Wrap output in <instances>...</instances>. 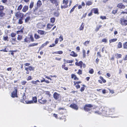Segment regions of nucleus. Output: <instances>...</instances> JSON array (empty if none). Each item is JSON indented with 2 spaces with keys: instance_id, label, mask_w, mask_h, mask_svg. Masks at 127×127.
Wrapping results in <instances>:
<instances>
[{
  "instance_id": "28",
  "label": "nucleus",
  "mask_w": 127,
  "mask_h": 127,
  "mask_svg": "<svg viewBox=\"0 0 127 127\" xmlns=\"http://www.w3.org/2000/svg\"><path fill=\"white\" fill-rule=\"evenodd\" d=\"M24 41L27 42H30V41L29 40V38H28V37H26L24 39Z\"/></svg>"
},
{
  "instance_id": "14",
  "label": "nucleus",
  "mask_w": 127,
  "mask_h": 127,
  "mask_svg": "<svg viewBox=\"0 0 127 127\" xmlns=\"http://www.w3.org/2000/svg\"><path fill=\"white\" fill-rule=\"evenodd\" d=\"M37 32L39 34H40L41 35L46 34L47 33V32L40 30H38Z\"/></svg>"
},
{
  "instance_id": "2",
  "label": "nucleus",
  "mask_w": 127,
  "mask_h": 127,
  "mask_svg": "<svg viewBox=\"0 0 127 127\" xmlns=\"http://www.w3.org/2000/svg\"><path fill=\"white\" fill-rule=\"evenodd\" d=\"M68 2V0L65 1V0H63V3L62 4L61 8H65L67 7L68 5L67 4Z\"/></svg>"
},
{
  "instance_id": "30",
  "label": "nucleus",
  "mask_w": 127,
  "mask_h": 127,
  "mask_svg": "<svg viewBox=\"0 0 127 127\" xmlns=\"http://www.w3.org/2000/svg\"><path fill=\"white\" fill-rule=\"evenodd\" d=\"M37 97H34L32 98L33 102L34 103H36L37 102Z\"/></svg>"
},
{
  "instance_id": "18",
  "label": "nucleus",
  "mask_w": 127,
  "mask_h": 127,
  "mask_svg": "<svg viewBox=\"0 0 127 127\" xmlns=\"http://www.w3.org/2000/svg\"><path fill=\"white\" fill-rule=\"evenodd\" d=\"M84 23L83 22L82 23V24L79 28V30H83L84 29Z\"/></svg>"
},
{
  "instance_id": "61",
  "label": "nucleus",
  "mask_w": 127,
  "mask_h": 127,
  "mask_svg": "<svg viewBox=\"0 0 127 127\" xmlns=\"http://www.w3.org/2000/svg\"><path fill=\"white\" fill-rule=\"evenodd\" d=\"M117 10H113L112 12V13L115 14L116 13H117Z\"/></svg>"
},
{
  "instance_id": "47",
  "label": "nucleus",
  "mask_w": 127,
  "mask_h": 127,
  "mask_svg": "<svg viewBox=\"0 0 127 127\" xmlns=\"http://www.w3.org/2000/svg\"><path fill=\"white\" fill-rule=\"evenodd\" d=\"M4 9V7L2 5H0V11H3Z\"/></svg>"
},
{
  "instance_id": "4",
  "label": "nucleus",
  "mask_w": 127,
  "mask_h": 127,
  "mask_svg": "<svg viewBox=\"0 0 127 127\" xmlns=\"http://www.w3.org/2000/svg\"><path fill=\"white\" fill-rule=\"evenodd\" d=\"M93 106L91 104H87L84 107V109L85 111H88L91 109V108Z\"/></svg>"
},
{
  "instance_id": "34",
  "label": "nucleus",
  "mask_w": 127,
  "mask_h": 127,
  "mask_svg": "<svg viewBox=\"0 0 127 127\" xmlns=\"http://www.w3.org/2000/svg\"><path fill=\"white\" fill-rule=\"evenodd\" d=\"M22 7V4H20L18 7L17 8V10H21Z\"/></svg>"
},
{
  "instance_id": "57",
  "label": "nucleus",
  "mask_w": 127,
  "mask_h": 127,
  "mask_svg": "<svg viewBox=\"0 0 127 127\" xmlns=\"http://www.w3.org/2000/svg\"><path fill=\"white\" fill-rule=\"evenodd\" d=\"M73 61L72 60H67L66 61V62L67 63H72V62H73Z\"/></svg>"
},
{
  "instance_id": "37",
  "label": "nucleus",
  "mask_w": 127,
  "mask_h": 127,
  "mask_svg": "<svg viewBox=\"0 0 127 127\" xmlns=\"http://www.w3.org/2000/svg\"><path fill=\"white\" fill-rule=\"evenodd\" d=\"M22 39V36L20 35H18V37L17 38V39L18 40L20 41Z\"/></svg>"
},
{
  "instance_id": "39",
  "label": "nucleus",
  "mask_w": 127,
  "mask_h": 127,
  "mask_svg": "<svg viewBox=\"0 0 127 127\" xmlns=\"http://www.w3.org/2000/svg\"><path fill=\"white\" fill-rule=\"evenodd\" d=\"M101 27V26L100 25L99 26H97L96 28V29H95V31L96 32L98 31L99 29Z\"/></svg>"
},
{
  "instance_id": "36",
  "label": "nucleus",
  "mask_w": 127,
  "mask_h": 127,
  "mask_svg": "<svg viewBox=\"0 0 127 127\" xmlns=\"http://www.w3.org/2000/svg\"><path fill=\"white\" fill-rule=\"evenodd\" d=\"M117 39H113L111 40H109L110 43H111V42H114L116 41L117 40Z\"/></svg>"
},
{
  "instance_id": "46",
  "label": "nucleus",
  "mask_w": 127,
  "mask_h": 127,
  "mask_svg": "<svg viewBox=\"0 0 127 127\" xmlns=\"http://www.w3.org/2000/svg\"><path fill=\"white\" fill-rule=\"evenodd\" d=\"M32 79V77L31 76H29L27 77V80L28 81H29V80H31Z\"/></svg>"
},
{
  "instance_id": "41",
  "label": "nucleus",
  "mask_w": 127,
  "mask_h": 127,
  "mask_svg": "<svg viewBox=\"0 0 127 127\" xmlns=\"http://www.w3.org/2000/svg\"><path fill=\"white\" fill-rule=\"evenodd\" d=\"M30 71H31L32 70H34V67H32L31 66H30L28 67Z\"/></svg>"
},
{
  "instance_id": "51",
  "label": "nucleus",
  "mask_w": 127,
  "mask_h": 127,
  "mask_svg": "<svg viewBox=\"0 0 127 127\" xmlns=\"http://www.w3.org/2000/svg\"><path fill=\"white\" fill-rule=\"evenodd\" d=\"M83 64V62L81 61H80L79 63H78V66H80L81 65H82Z\"/></svg>"
},
{
  "instance_id": "35",
  "label": "nucleus",
  "mask_w": 127,
  "mask_h": 127,
  "mask_svg": "<svg viewBox=\"0 0 127 127\" xmlns=\"http://www.w3.org/2000/svg\"><path fill=\"white\" fill-rule=\"evenodd\" d=\"M33 4L34 3L33 2H31L29 6L30 8V9L32 8L33 6Z\"/></svg>"
},
{
  "instance_id": "13",
  "label": "nucleus",
  "mask_w": 127,
  "mask_h": 127,
  "mask_svg": "<svg viewBox=\"0 0 127 127\" xmlns=\"http://www.w3.org/2000/svg\"><path fill=\"white\" fill-rule=\"evenodd\" d=\"M47 100L46 99H43L42 98L41 99L38 100V102L42 104H44L47 102Z\"/></svg>"
},
{
  "instance_id": "59",
  "label": "nucleus",
  "mask_w": 127,
  "mask_h": 127,
  "mask_svg": "<svg viewBox=\"0 0 127 127\" xmlns=\"http://www.w3.org/2000/svg\"><path fill=\"white\" fill-rule=\"evenodd\" d=\"M107 41V40L105 38L103 39L102 40V41L103 42H106Z\"/></svg>"
},
{
  "instance_id": "3",
  "label": "nucleus",
  "mask_w": 127,
  "mask_h": 127,
  "mask_svg": "<svg viewBox=\"0 0 127 127\" xmlns=\"http://www.w3.org/2000/svg\"><path fill=\"white\" fill-rule=\"evenodd\" d=\"M24 14L22 13L20 11L17 12L15 14V16L17 18H23Z\"/></svg>"
},
{
  "instance_id": "40",
  "label": "nucleus",
  "mask_w": 127,
  "mask_h": 127,
  "mask_svg": "<svg viewBox=\"0 0 127 127\" xmlns=\"http://www.w3.org/2000/svg\"><path fill=\"white\" fill-rule=\"evenodd\" d=\"M8 37L7 36H3V39L5 41L7 40V41H8Z\"/></svg>"
},
{
  "instance_id": "23",
  "label": "nucleus",
  "mask_w": 127,
  "mask_h": 127,
  "mask_svg": "<svg viewBox=\"0 0 127 127\" xmlns=\"http://www.w3.org/2000/svg\"><path fill=\"white\" fill-rule=\"evenodd\" d=\"M49 43V42L48 41H47L45 43H44L41 46L40 48H42L44 47V46H46Z\"/></svg>"
},
{
  "instance_id": "58",
  "label": "nucleus",
  "mask_w": 127,
  "mask_h": 127,
  "mask_svg": "<svg viewBox=\"0 0 127 127\" xmlns=\"http://www.w3.org/2000/svg\"><path fill=\"white\" fill-rule=\"evenodd\" d=\"M60 41H61L63 40V37L61 35L59 37Z\"/></svg>"
},
{
  "instance_id": "11",
  "label": "nucleus",
  "mask_w": 127,
  "mask_h": 127,
  "mask_svg": "<svg viewBox=\"0 0 127 127\" xmlns=\"http://www.w3.org/2000/svg\"><path fill=\"white\" fill-rule=\"evenodd\" d=\"M40 82V81L38 80H37L35 81H32L31 82L33 84H34L36 85H38V83H39Z\"/></svg>"
},
{
  "instance_id": "22",
  "label": "nucleus",
  "mask_w": 127,
  "mask_h": 127,
  "mask_svg": "<svg viewBox=\"0 0 127 127\" xmlns=\"http://www.w3.org/2000/svg\"><path fill=\"white\" fill-rule=\"evenodd\" d=\"M115 56L117 58H121L122 56V55L121 54L116 53L115 54Z\"/></svg>"
},
{
  "instance_id": "31",
  "label": "nucleus",
  "mask_w": 127,
  "mask_h": 127,
  "mask_svg": "<svg viewBox=\"0 0 127 127\" xmlns=\"http://www.w3.org/2000/svg\"><path fill=\"white\" fill-rule=\"evenodd\" d=\"M55 19L54 17H53L50 18V21L51 23H53L55 22Z\"/></svg>"
},
{
  "instance_id": "56",
  "label": "nucleus",
  "mask_w": 127,
  "mask_h": 127,
  "mask_svg": "<svg viewBox=\"0 0 127 127\" xmlns=\"http://www.w3.org/2000/svg\"><path fill=\"white\" fill-rule=\"evenodd\" d=\"M30 38L31 39L32 41L33 42L34 41V39L32 36H30Z\"/></svg>"
},
{
  "instance_id": "8",
  "label": "nucleus",
  "mask_w": 127,
  "mask_h": 127,
  "mask_svg": "<svg viewBox=\"0 0 127 127\" xmlns=\"http://www.w3.org/2000/svg\"><path fill=\"white\" fill-rule=\"evenodd\" d=\"M70 107L73 108L76 110H77L78 109V107L77 105L75 104L72 103L70 106Z\"/></svg>"
},
{
  "instance_id": "6",
  "label": "nucleus",
  "mask_w": 127,
  "mask_h": 127,
  "mask_svg": "<svg viewBox=\"0 0 127 127\" xmlns=\"http://www.w3.org/2000/svg\"><path fill=\"white\" fill-rule=\"evenodd\" d=\"M120 21L122 25L125 26L127 25V20L125 19L124 18L121 19H120Z\"/></svg>"
},
{
  "instance_id": "45",
  "label": "nucleus",
  "mask_w": 127,
  "mask_h": 127,
  "mask_svg": "<svg viewBox=\"0 0 127 127\" xmlns=\"http://www.w3.org/2000/svg\"><path fill=\"white\" fill-rule=\"evenodd\" d=\"M34 37L36 39H38L40 38L39 36L38 35H37L36 34H35Z\"/></svg>"
},
{
  "instance_id": "33",
  "label": "nucleus",
  "mask_w": 127,
  "mask_h": 127,
  "mask_svg": "<svg viewBox=\"0 0 127 127\" xmlns=\"http://www.w3.org/2000/svg\"><path fill=\"white\" fill-rule=\"evenodd\" d=\"M5 15V14L3 12V11H0V17H2Z\"/></svg>"
},
{
  "instance_id": "55",
  "label": "nucleus",
  "mask_w": 127,
  "mask_h": 127,
  "mask_svg": "<svg viewBox=\"0 0 127 127\" xmlns=\"http://www.w3.org/2000/svg\"><path fill=\"white\" fill-rule=\"evenodd\" d=\"M32 103H33V102L32 100L29 101L27 102V104H31Z\"/></svg>"
},
{
  "instance_id": "25",
  "label": "nucleus",
  "mask_w": 127,
  "mask_h": 127,
  "mask_svg": "<svg viewBox=\"0 0 127 127\" xmlns=\"http://www.w3.org/2000/svg\"><path fill=\"white\" fill-rule=\"evenodd\" d=\"M93 2L90 1H87L86 4L87 5L89 6L92 4Z\"/></svg>"
},
{
  "instance_id": "27",
  "label": "nucleus",
  "mask_w": 127,
  "mask_h": 127,
  "mask_svg": "<svg viewBox=\"0 0 127 127\" xmlns=\"http://www.w3.org/2000/svg\"><path fill=\"white\" fill-rule=\"evenodd\" d=\"M123 47L124 49H127V42H126L125 43H123Z\"/></svg>"
},
{
  "instance_id": "16",
  "label": "nucleus",
  "mask_w": 127,
  "mask_h": 127,
  "mask_svg": "<svg viewBox=\"0 0 127 127\" xmlns=\"http://www.w3.org/2000/svg\"><path fill=\"white\" fill-rule=\"evenodd\" d=\"M59 95L56 92H55L53 95V96L54 98L56 99H57L58 98Z\"/></svg>"
},
{
  "instance_id": "49",
  "label": "nucleus",
  "mask_w": 127,
  "mask_h": 127,
  "mask_svg": "<svg viewBox=\"0 0 127 127\" xmlns=\"http://www.w3.org/2000/svg\"><path fill=\"white\" fill-rule=\"evenodd\" d=\"M23 98L22 99L23 100H25L26 99V96L25 95V93H23L22 95Z\"/></svg>"
},
{
  "instance_id": "52",
  "label": "nucleus",
  "mask_w": 127,
  "mask_h": 127,
  "mask_svg": "<svg viewBox=\"0 0 127 127\" xmlns=\"http://www.w3.org/2000/svg\"><path fill=\"white\" fill-rule=\"evenodd\" d=\"M77 73L79 75H80L82 74V71L80 69H79L78 70V71Z\"/></svg>"
},
{
  "instance_id": "42",
  "label": "nucleus",
  "mask_w": 127,
  "mask_h": 127,
  "mask_svg": "<svg viewBox=\"0 0 127 127\" xmlns=\"http://www.w3.org/2000/svg\"><path fill=\"white\" fill-rule=\"evenodd\" d=\"M53 26V25H51L50 24H48L47 25V28L48 29H51Z\"/></svg>"
},
{
  "instance_id": "1",
  "label": "nucleus",
  "mask_w": 127,
  "mask_h": 127,
  "mask_svg": "<svg viewBox=\"0 0 127 127\" xmlns=\"http://www.w3.org/2000/svg\"><path fill=\"white\" fill-rule=\"evenodd\" d=\"M114 108L110 109L105 107H104L103 109H102L101 111H96L95 112V113L99 115L102 114L109 115L112 114L111 112H114Z\"/></svg>"
},
{
  "instance_id": "53",
  "label": "nucleus",
  "mask_w": 127,
  "mask_h": 127,
  "mask_svg": "<svg viewBox=\"0 0 127 127\" xmlns=\"http://www.w3.org/2000/svg\"><path fill=\"white\" fill-rule=\"evenodd\" d=\"M27 82L25 81H23L21 82V84L23 85H24Z\"/></svg>"
},
{
  "instance_id": "38",
  "label": "nucleus",
  "mask_w": 127,
  "mask_h": 127,
  "mask_svg": "<svg viewBox=\"0 0 127 127\" xmlns=\"http://www.w3.org/2000/svg\"><path fill=\"white\" fill-rule=\"evenodd\" d=\"M22 18H20L19 20L18 23L20 24H22L23 23V22L22 21Z\"/></svg>"
},
{
  "instance_id": "48",
  "label": "nucleus",
  "mask_w": 127,
  "mask_h": 127,
  "mask_svg": "<svg viewBox=\"0 0 127 127\" xmlns=\"http://www.w3.org/2000/svg\"><path fill=\"white\" fill-rule=\"evenodd\" d=\"M16 35V34L14 33H12L11 34V36L12 37H14Z\"/></svg>"
},
{
  "instance_id": "7",
  "label": "nucleus",
  "mask_w": 127,
  "mask_h": 127,
  "mask_svg": "<svg viewBox=\"0 0 127 127\" xmlns=\"http://www.w3.org/2000/svg\"><path fill=\"white\" fill-rule=\"evenodd\" d=\"M36 4L37 7H35L34 9V11L36 10L37 9L38 7H39L41 6L42 4V2L40 0H39L37 1Z\"/></svg>"
},
{
  "instance_id": "32",
  "label": "nucleus",
  "mask_w": 127,
  "mask_h": 127,
  "mask_svg": "<svg viewBox=\"0 0 127 127\" xmlns=\"http://www.w3.org/2000/svg\"><path fill=\"white\" fill-rule=\"evenodd\" d=\"M63 53V52L62 51H59L58 52H55L54 53H55L57 54H62Z\"/></svg>"
},
{
  "instance_id": "20",
  "label": "nucleus",
  "mask_w": 127,
  "mask_h": 127,
  "mask_svg": "<svg viewBox=\"0 0 127 127\" xmlns=\"http://www.w3.org/2000/svg\"><path fill=\"white\" fill-rule=\"evenodd\" d=\"M31 19V17L30 16H28L25 19V22L26 23H28Z\"/></svg>"
},
{
  "instance_id": "43",
  "label": "nucleus",
  "mask_w": 127,
  "mask_h": 127,
  "mask_svg": "<svg viewBox=\"0 0 127 127\" xmlns=\"http://www.w3.org/2000/svg\"><path fill=\"white\" fill-rule=\"evenodd\" d=\"M71 77L72 78H73L74 80H76L77 77L76 76V75L75 74H72L71 75Z\"/></svg>"
},
{
  "instance_id": "44",
  "label": "nucleus",
  "mask_w": 127,
  "mask_h": 127,
  "mask_svg": "<svg viewBox=\"0 0 127 127\" xmlns=\"http://www.w3.org/2000/svg\"><path fill=\"white\" fill-rule=\"evenodd\" d=\"M83 57L84 58L86 57V52L85 50H83Z\"/></svg>"
},
{
  "instance_id": "17",
  "label": "nucleus",
  "mask_w": 127,
  "mask_h": 127,
  "mask_svg": "<svg viewBox=\"0 0 127 127\" xmlns=\"http://www.w3.org/2000/svg\"><path fill=\"white\" fill-rule=\"evenodd\" d=\"M92 11H93L95 14H98V9L97 8H94L92 9Z\"/></svg>"
},
{
  "instance_id": "26",
  "label": "nucleus",
  "mask_w": 127,
  "mask_h": 127,
  "mask_svg": "<svg viewBox=\"0 0 127 127\" xmlns=\"http://www.w3.org/2000/svg\"><path fill=\"white\" fill-rule=\"evenodd\" d=\"M64 109V108H59V109L58 110L59 111V114H63V111H61V110H63Z\"/></svg>"
},
{
  "instance_id": "19",
  "label": "nucleus",
  "mask_w": 127,
  "mask_h": 127,
  "mask_svg": "<svg viewBox=\"0 0 127 127\" xmlns=\"http://www.w3.org/2000/svg\"><path fill=\"white\" fill-rule=\"evenodd\" d=\"M60 13V12L59 11H57L54 12V14L55 16L58 17L59 16Z\"/></svg>"
},
{
  "instance_id": "60",
  "label": "nucleus",
  "mask_w": 127,
  "mask_h": 127,
  "mask_svg": "<svg viewBox=\"0 0 127 127\" xmlns=\"http://www.w3.org/2000/svg\"><path fill=\"white\" fill-rule=\"evenodd\" d=\"M75 6H74L71 9V10H70V13L72 12L73 11H74V8H75Z\"/></svg>"
},
{
  "instance_id": "62",
  "label": "nucleus",
  "mask_w": 127,
  "mask_h": 127,
  "mask_svg": "<svg viewBox=\"0 0 127 127\" xmlns=\"http://www.w3.org/2000/svg\"><path fill=\"white\" fill-rule=\"evenodd\" d=\"M55 45V44H52L50 45L49 47H52L54 46Z\"/></svg>"
},
{
  "instance_id": "24",
  "label": "nucleus",
  "mask_w": 127,
  "mask_h": 127,
  "mask_svg": "<svg viewBox=\"0 0 127 127\" xmlns=\"http://www.w3.org/2000/svg\"><path fill=\"white\" fill-rule=\"evenodd\" d=\"M38 44L37 43H32V44H30L29 45L28 47H31L33 46H36Z\"/></svg>"
},
{
  "instance_id": "12",
  "label": "nucleus",
  "mask_w": 127,
  "mask_h": 127,
  "mask_svg": "<svg viewBox=\"0 0 127 127\" xmlns=\"http://www.w3.org/2000/svg\"><path fill=\"white\" fill-rule=\"evenodd\" d=\"M117 7L121 9H124L125 8V6L123 4L120 3L118 5Z\"/></svg>"
},
{
  "instance_id": "10",
  "label": "nucleus",
  "mask_w": 127,
  "mask_h": 127,
  "mask_svg": "<svg viewBox=\"0 0 127 127\" xmlns=\"http://www.w3.org/2000/svg\"><path fill=\"white\" fill-rule=\"evenodd\" d=\"M45 25H43L42 23H39L37 24V27L39 29H41L43 28L45 26Z\"/></svg>"
},
{
  "instance_id": "9",
  "label": "nucleus",
  "mask_w": 127,
  "mask_h": 127,
  "mask_svg": "<svg viewBox=\"0 0 127 127\" xmlns=\"http://www.w3.org/2000/svg\"><path fill=\"white\" fill-rule=\"evenodd\" d=\"M51 2L53 4H55V5L57 7V6L59 4L58 0H50Z\"/></svg>"
},
{
  "instance_id": "54",
  "label": "nucleus",
  "mask_w": 127,
  "mask_h": 127,
  "mask_svg": "<svg viewBox=\"0 0 127 127\" xmlns=\"http://www.w3.org/2000/svg\"><path fill=\"white\" fill-rule=\"evenodd\" d=\"M100 18L102 19V20L105 19H106V17L105 16H100Z\"/></svg>"
},
{
  "instance_id": "50",
  "label": "nucleus",
  "mask_w": 127,
  "mask_h": 127,
  "mask_svg": "<svg viewBox=\"0 0 127 127\" xmlns=\"http://www.w3.org/2000/svg\"><path fill=\"white\" fill-rule=\"evenodd\" d=\"M94 72V71L93 69H91L89 71V73L91 74H93Z\"/></svg>"
},
{
  "instance_id": "5",
  "label": "nucleus",
  "mask_w": 127,
  "mask_h": 127,
  "mask_svg": "<svg viewBox=\"0 0 127 127\" xmlns=\"http://www.w3.org/2000/svg\"><path fill=\"white\" fill-rule=\"evenodd\" d=\"M17 89L16 88H15V89L11 93V96L12 97L14 98L15 97H17Z\"/></svg>"
},
{
  "instance_id": "64",
  "label": "nucleus",
  "mask_w": 127,
  "mask_h": 127,
  "mask_svg": "<svg viewBox=\"0 0 127 127\" xmlns=\"http://www.w3.org/2000/svg\"><path fill=\"white\" fill-rule=\"evenodd\" d=\"M76 87L77 89L79 88H80V86L79 84H78L76 86Z\"/></svg>"
},
{
  "instance_id": "63",
  "label": "nucleus",
  "mask_w": 127,
  "mask_h": 127,
  "mask_svg": "<svg viewBox=\"0 0 127 127\" xmlns=\"http://www.w3.org/2000/svg\"><path fill=\"white\" fill-rule=\"evenodd\" d=\"M84 89L85 88L83 87H82L81 88L80 91L82 92L84 91Z\"/></svg>"
},
{
  "instance_id": "21",
  "label": "nucleus",
  "mask_w": 127,
  "mask_h": 127,
  "mask_svg": "<svg viewBox=\"0 0 127 127\" xmlns=\"http://www.w3.org/2000/svg\"><path fill=\"white\" fill-rule=\"evenodd\" d=\"M70 55L73 57H76L77 56V54L75 53L74 51H72Z\"/></svg>"
},
{
  "instance_id": "15",
  "label": "nucleus",
  "mask_w": 127,
  "mask_h": 127,
  "mask_svg": "<svg viewBox=\"0 0 127 127\" xmlns=\"http://www.w3.org/2000/svg\"><path fill=\"white\" fill-rule=\"evenodd\" d=\"M28 9V7L27 6H25L22 9V11L24 12H25Z\"/></svg>"
},
{
  "instance_id": "29",
  "label": "nucleus",
  "mask_w": 127,
  "mask_h": 127,
  "mask_svg": "<svg viewBox=\"0 0 127 127\" xmlns=\"http://www.w3.org/2000/svg\"><path fill=\"white\" fill-rule=\"evenodd\" d=\"M122 43L121 42H119L118 45V48H122Z\"/></svg>"
}]
</instances>
